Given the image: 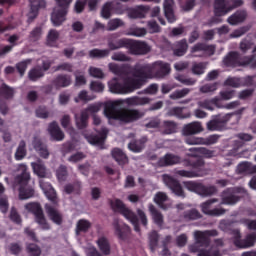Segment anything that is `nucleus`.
<instances>
[{
    "instance_id": "obj_24",
    "label": "nucleus",
    "mask_w": 256,
    "mask_h": 256,
    "mask_svg": "<svg viewBox=\"0 0 256 256\" xmlns=\"http://www.w3.org/2000/svg\"><path fill=\"white\" fill-rule=\"evenodd\" d=\"M203 125L199 121H194L183 126L182 135L189 137V135H199L203 133Z\"/></svg>"
},
{
    "instance_id": "obj_57",
    "label": "nucleus",
    "mask_w": 256,
    "mask_h": 256,
    "mask_svg": "<svg viewBox=\"0 0 256 256\" xmlns=\"http://www.w3.org/2000/svg\"><path fill=\"white\" fill-rule=\"evenodd\" d=\"M113 13V2H106L101 9V17L103 19H111Z\"/></svg>"
},
{
    "instance_id": "obj_33",
    "label": "nucleus",
    "mask_w": 256,
    "mask_h": 256,
    "mask_svg": "<svg viewBox=\"0 0 256 256\" xmlns=\"http://www.w3.org/2000/svg\"><path fill=\"white\" fill-rule=\"evenodd\" d=\"M174 5H175V2L173 0H164V3H163L164 15L168 23H175V21H177V18L175 17V11L173 10Z\"/></svg>"
},
{
    "instance_id": "obj_49",
    "label": "nucleus",
    "mask_w": 256,
    "mask_h": 256,
    "mask_svg": "<svg viewBox=\"0 0 256 256\" xmlns=\"http://www.w3.org/2000/svg\"><path fill=\"white\" fill-rule=\"evenodd\" d=\"M0 95L4 97V99H13V97H15V89L3 83L0 86Z\"/></svg>"
},
{
    "instance_id": "obj_13",
    "label": "nucleus",
    "mask_w": 256,
    "mask_h": 256,
    "mask_svg": "<svg viewBox=\"0 0 256 256\" xmlns=\"http://www.w3.org/2000/svg\"><path fill=\"white\" fill-rule=\"evenodd\" d=\"M233 117H235L234 113L215 115L210 121L207 122L206 129L208 131H225L227 129V123H229Z\"/></svg>"
},
{
    "instance_id": "obj_45",
    "label": "nucleus",
    "mask_w": 256,
    "mask_h": 256,
    "mask_svg": "<svg viewBox=\"0 0 256 256\" xmlns=\"http://www.w3.org/2000/svg\"><path fill=\"white\" fill-rule=\"evenodd\" d=\"M64 191L67 195H71V193H74V195H81V182L75 181L73 183L66 184L64 186Z\"/></svg>"
},
{
    "instance_id": "obj_16",
    "label": "nucleus",
    "mask_w": 256,
    "mask_h": 256,
    "mask_svg": "<svg viewBox=\"0 0 256 256\" xmlns=\"http://www.w3.org/2000/svg\"><path fill=\"white\" fill-rule=\"evenodd\" d=\"M44 209L52 223H55V225H63V213L59 210V204L46 203Z\"/></svg>"
},
{
    "instance_id": "obj_3",
    "label": "nucleus",
    "mask_w": 256,
    "mask_h": 256,
    "mask_svg": "<svg viewBox=\"0 0 256 256\" xmlns=\"http://www.w3.org/2000/svg\"><path fill=\"white\" fill-rule=\"evenodd\" d=\"M119 105V101L108 102L104 107V114L111 121H120V123H124L125 125L129 123H135V121H139L143 114L137 109H117Z\"/></svg>"
},
{
    "instance_id": "obj_53",
    "label": "nucleus",
    "mask_w": 256,
    "mask_h": 256,
    "mask_svg": "<svg viewBox=\"0 0 256 256\" xmlns=\"http://www.w3.org/2000/svg\"><path fill=\"white\" fill-rule=\"evenodd\" d=\"M59 39V32L55 29L49 31L47 35L46 44L48 47H55L57 45V41Z\"/></svg>"
},
{
    "instance_id": "obj_40",
    "label": "nucleus",
    "mask_w": 256,
    "mask_h": 256,
    "mask_svg": "<svg viewBox=\"0 0 256 256\" xmlns=\"http://www.w3.org/2000/svg\"><path fill=\"white\" fill-rule=\"evenodd\" d=\"M151 99L147 97H139V96H133L130 98L125 99L126 105H129V107H137L139 105H147Z\"/></svg>"
},
{
    "instance_id": "obj_20",
    "label": "nucleus",
    "mask_w": 256,
    "mask_h": 256,
    "mask_svg": "<svg viewBox=\"0 0 256 256\" xmlns=\"http://www.w3.org/2000/svg\"><path fill=\"white\" fill-rule=\"evenodd\" d=\"M98 134H89L86 135V139L90 145H105V140L107 139V135H109V130L105 127H102L100 131L95 130Z\"/></svg>"
},
{
    "instance_id": "obj_32",
    "label": "nucleus",
    "mask_w": 256,
    "mask_h": 256,
    "mask_svg": "<svg viewBox=\"0 0 256 256\" xmlns=\"http://www.w3.org/2000/svg\"><path fill=\"white\" fill-rule=\"evenodd\" d=\"M150 11V7L149 6H137L131 10H129L128 12V17L130 19H144V17L147 16V14Z\"/></svg>"
},
{
    "instance_id": "obj_11",
    "label": "nucleus",
    "mask_w": 256,
    "mask_h": 256,
    "mask_svg": "<svg viewBox=\"0 0 256 256\" xmlns=\"http://www.w3.org/2000/svg\"><path fill=\"white\" fill-rule=\"evenodd\" d=\"M25 211L31 213L35 217V222L39 224V227L42 228L43 231H49L51 226L47 219L45 218V213L43 212V207L39 202H29L24 205Z\"/></svg>"
},
{
    "instance_id": "obj_39",
    "label": "nucleus",
    "mask_w": 256,
    "mask_h": 256,
    "mask_svg": "<svg viewBox=\"0 0 256 256\" xmlns=\"http://www.w3.org/2000/svg\"><path fill=\"white\" fill-rule=\"evenodd\" d=\"M148 210L151 214V217L155 225H157V227H163V223H164L163 214L159 212V210H157L155 205L153 204L148 205Z\"/></svg>"
},
{
    "instance_id": "obj_19",
    "label": "nucleus",
    "mask_w": 256,
    "mask_h": 256,
    "mask_svg": "<svg viewBox=\"0 0 256 256\" xmlns=\"http://www.w3.org/2000/svg\"><path fill=\"white\" fill-rule=\"evenodd\" d=\"M256 242V233H250L246 236V239H241V233L237 232L234 238V245L238 247V249H249V247H253Z\"/></svg>"
},
{
    "instance_id": "obj_34",
    "label": "nucleus",
    "mask_w": 256,
    "mask_h": 256,
    "mask_svg": "<svg viewBox=\"0 0 256 256\" xmlns=\"http://www.w3.org/2000/svg\"><path fill=\"white\" fill-rule=\"evenodd\" d=\"M237 175H253L256 173V165L250 162H242L237 165L236 169Z\"/></svg>"
},
{
    "instance_id": "obj_29",
    "label": "nucleus",
    "mask_w": 256,
    "mask_h": 256,
    "mask_svg": "<svg viewBox=\"0 0 256 256\" xmlns=\"http://www.w3.org/2000/svg\"><path fill=\"white\" fill-rule=\"evenodd\" d=\"M179 163H181V157L171 153H167L158 160L159 167H169L171 165H179Z\"/></svg>"
},
{
    "instance_id": "obj_21",
    "label": "nucleus",
    "mask_w": 256,
    "mask_h": 256,
    "mask_svg": "<svg viewBox=\"0 0 256 256\" xmlns=\"http://www.w3.org/2000/svg\"><path fill=\"white\" fill-rule=\"evenodd\" d=\"M29 6L28 19L29 21H34L39 15V10L47 7V2L45 0H29Z\"/></svg>"
},
{
    "instance_id": "obj_51",
    "label": "nucleus",
    "mask_w": 256,
    "mask_h": 256,
    "mask_svg": "<svg viewBox=\"0 0 256 256\" xmlns=\"http://www.w3.org/2000/svg\"><path fill=\"white\" fill-rule=\"evenodd\" d=\"M191 93V88H183L181 90H176L170 94V99L172 101H177L178 99H183L184 97H187Z\"/></svg>"
},
{
    "instance_id": "obj_52",
    "label": "nucleus",
    "mask_w": 256,
    "mask_h": 256,
    "mask_svg": "<svg viewBox=\"0 0 256 256\" xmlns=\"http://www.w3.org/2000/svg\"><path fill=\"white\" fill-rule=\"evenodd\" d=\"M189 151L191 153H200V155H203L206 159H211L215 155V151L203 147L190 148Z\"/></svg>"
},
{
    "instance_id": "obj_22",
    "label": "nucleus",
    "mask_w": 256,
    "mask_h": 256,
    "mask_svg": "<svg viewBox=\"0 0 256 256\" xmlns=\"http://www.w3.org/2000/svg\"><path fill=\"white\" fill-rule=\"evenodd\" d=\"M113 226L114 235H116L119 241H127V239H129V235H131V228L127 224L121 225L119 222L115 221Z\"/></svg>"
},
{
    "instance_id": "obj_41",
    "label": "nucleus",
    "mask_w": 256,
    "mask_h": 256,
    "mask_svg": "<svg viewBox=\"0 0 256 256\" xmlns=\"http://www.w3.org/2000/svg\"><path fill=\"white\" fill-rule=\"evenodd\" d=\"M199 51H204L209 53V55H215V47L206 43H197L191 48V53H198Z\"/></svg>"
},
{
    "instance_id": "obj_23",
    "label": "nucleus",
    "mask_w": 256,
    "mask_h": 256,
    "mask_svg": "<svg viewBox=\"0 0 256 256\" xmlns=\"http://www.w3.org/2000/svg\"><path fill=\"white\" fill-rule=\"evenodd\" d=\"M128 41H129V38H118L117 36L112 35L108 39L109 53H111V51H117L123 48L127 49Z\"/></svg>"
},
{
    "instance_id": "obj_12",
    "label": "nucleus",
    "mask_w": 256,
    "mask_h": 256,
    "mask_svg": "<svg viewBox=\"0 0 256 256\" xmlns=\"http://www.w3.org/2000/svg\"><path fill=\"white\" fill-rule=\"evenodd\" d=\"M184 186L188 191L192 193H197L200 197H211L217 193V186L208 185L197 181H186L184 182Z\"/></svg>"
},
{
    "instance_id": "obj_14",
    "label": "nucleus",
    "mask_w": 256,
    "mask_h": 256,
    "mask_svg": "<svg viewBox=\"0 0 256 256\" xmlns=\"http://www.w3.org/2000/svg\"><path fill=\"white\" fill-rule=\"evenodd\" d=\"M214 203H219V199L212 198L203 202L200 205L202 213H204V215H209L210 217H221V215H225V213H227L225 208H214Z\"/></svg>"
},
{
    "instance_id": "obj_9",
    "label": "nucleus",
    "mask_w": 256,
    "mask_h": 256,
    "mask_svg": "<svg viewBox=\"0 0 256 256\" xmlns=\"http://www.w3.org/2000/svg\"><path fill=\"white\" fill-rule=\"evenodd\" d=\"M56 7L51 14V21L54 27H60L67 20V13H69V7L73 0H55Z\"/></svg>"
},
{
    "instance_id": "obj_44",
    "label": "nucleus",
    "mask_w": 256,
    "mask_h": 256,
    "mask_svg": "<svg viewBox=\"0 0 256 256\" xmlns=\"http://www.w3.org/2000/svg\"><path fill=\"white\" fill-rule=\"evenodd\" d=\"M14 157L16 161H23L27 157V143H25V140L20 141Z\"/></svg>"
},
{
    "instance_id": "obj_10",
    "label": "nucleus",
    "mask_w": 256,
    "mask_h": 256,
    "mask_svg": "<svg viewBox=\"0 0 256 256\" xmlns=\"http://www.w3.org/2000/svg\"><path fill=\"white\" fill-rule=\"evenodd\" d=\"M247 196V191L243 187H229L222 191L220 205H237L242 197Z\"/></svg>"
},
{
    "instance_id": "obj_28",
    "label": "nucleus",
    "mask_w": 256,
    "mask_h": 256,
    "mask_svg": "<svg viewBox=\"0 0 256 256\" xmlns=\"http://www.w3.org/2000/svg\"><path fill=\"white\" fill-rule=\"evenodd\" d=\"M147 141H149L147 136H142L140 139H132L128 144V149L132 153H141L145 149Z\"/></svg>"
},
{
    "instance_id": "obj_25",
    "label": "nucleus",
    "mask_w": 256,
    "mask_h": 256,
    "mask_svg": "<svg viewBox=\"0 0 256 256\" xmlns=\"http://www.w3.org/2000/svg\"><path fill=\"white\" fill-rule=\"evenodd\" d=\"M32 147L42 159H49V148H47V144L43 143L41 138L34 137L32 141Z\"/></svg>"
},
{
    "instance_id": "obj_35",
    "label": "nucleus",
    "mask_w": 256,
    "mask_h": 256,
    "mask_svg": "<svg viewBox=\"0 0 256 256\" xmlns=\"http://www.w3.org/2000/svg\"><path fill=\"white\" fill-rule=\"evenodd\" d=\"M188 49L189 44L187 43V39L184 38L174 43L173 55H175V57H183V55L187 53Z\"/></svg>"
},
{
    "instance_id": "obj_18",
    "label": "nucleus",
    "mask_w": 256,
    "mask_h": 256,
    "mask_svg": "<svg viewBox=\"0 0 256 256\" xmlns=\"http://www.w3.org/2000/svg\"><path fill=\"white\" fill-rule=\"evenodd\" d=\"M163 181L172 193L176 195V197H182V199H185V191L183 190V186H181V182H179V180L165 174L163 176Z\"/></svg>"
},
{
    "instance_id": "obj_62",
    "label": "nucleus",
    "mask_w": 256,
    "mask_h": 256,
    "mask_svg": "<svg viewBox=\"0 0 256 256\" xmlns=\"http://www.w3.org/2000/svg\"><path fill=\"white\" fill-rule=\"evenodd\" d=\"M74 69L75 67L73 66V64L69 62H64V63L58 64L54 68V71H65L66 73H73Z\"/></svg>"
},
{
    "instance_id": "obj_26",
    "label": "nucleus",
    "mask_w": 256,
    "mask_h": 256,
    "mask_svg": "<svg viewBox=\"0 0 256 256\" xmlns=\"http://www.w3.org/2000/svg\"><path fill=\"white\" fill-rule=\"evenodd\" d=\"M40 187L43 189L47 199L51 201V203H48L49 205H59V198H57V192L51 186V184H45L44 182H40Z\"/></svg>"
},
{
    "instance_id": "obj_63",
    "label": "nucleus",
    "mask_w": 256,
    "mask_h": 256,
    "mask_svg": "<svg viewBox=\"0 0 256 256\" xmlns=\"http://www.w3.org/2000/svg\"><path fill=\"white\" fill-rule=\"evenodd\" d=\"M241 85V79L237 77H228L224 81V87H233L234 89L239 88Z\"/></svg>"
},
{
    "instance_id": "obj_48",
    "label": "nucleus",
    "mask_w": 256,
    "mask_h": 256,
    "mask_svg": "<svg viewBox=\"0 0 256 256\" xmlns=\"http://www.w3.org/2000/svg\"><path fill=\"white\" fill-rule=\"evenodd\" d=\"M89 57L91 59H105V57H109V49H97L94 48L89 51Z\"/></svg>"
},
{
    "instance_id": "obj_4",
    "label": "nucleus",
    "mask_w": 256,
    "mask_h": 256,
    "mask_svg": "<svg viewBox=\"0 0 256 256\" xmlns=\"http://www.w3.org/2000/svg\"><path fill=\"white\" fill-rule=\"evenodd\" d=\"M18 171H20V174L15 177L14 183L15 187L18 188L19 199L25 201L26 199L35 197V189L33 186L29 185V181H31L29 168H27V165L25 164H20L18 166Z\"/></svg>"
},
{
    "instance_id": "obj_37",
    "label": "nucleus",
    "mask_w": 256,
    "mask_h": 256,
    "mask_svg": "<svg viewBox=\"0 0 256 256\" xmlns=\"http://www.w3.org/2000/svg\"><path fill=\"white\" fill-rule=\"evenodd\" d=\"M17 41H19V35H11L8 38V43L11 45H6L2 48L0 47V57H5L7 53H11L13 51V47H17Z\"/></svg>"
},
{
    "instance_id": "obj_36",
    "label": "nucleus",
    "mask_w": 256,
    "mask_h": 256,
    "mask_svg": "<svg viewBox=\"0 0 256 256\" xmlns=\"http://www.w3.org/2000/svg\"><path fill=\"white\" fill-rule=\"evenodd\" d=\"M111 155L113 159L123 167L124 165H127L129 163V157H127V154L121 150V148H114L111 152Z\"/></svg>"
},
{
    "instance_id": "obj_55",
    "label": "nucleus",
    "mask_w": 256,
    "mask_h": 256,
    "mask_svg": "<svg viewBox=\"0 0 256 256\" xmlns=\"http://www.w3.org/2000/svg\"><path fill=\"white\" fill-rule=\"evenodd\" d=\"M158 245H159V233H157V231H152L149 235L150 251L152 253H155V249H157Z\"/></svg>"
},
{
    "instance_id": "obj_17",
    "label": "nucleus",
    "mask_w": 256,
    "mask_h": 256,
    "mask_svg": "<svg viewBox=\"0 0 256 256\" xmlns=\"http://www.w3.org/2000/svg\"><path fill=\"white\" fill-rule=\"evenodd\" d=\"M163 181L172 193L176 195V197H182V199H185V191L183 190V186H181V182H179V180L165 174L163 176Z\"/></svg>"
},
{
    "instance_id": "obj_54",
    "label": "nucleus",
    "mask_w": 256,
    "mask_h": 256,
    "mask_svg": "<svg viewBox=\"0 0 256 256\" xmlns=\"http://www.w3.org/2000/svg\"><path fill=\"white\" fill-rule=\"evenodd\" d=\"M89 121V114L87 111H82L80 117H76V125L78 129H85Z\"/></svg>"
},
{
    "instance_id": "obj_64",
    "label": "nucleus",
    "mask_w": 256,
    "mask_h": 256,
    "mask_svg": "<svg viewBox=\"0 0 256 256\" xmlns=\"http://www.w3.org/2000/svg\"><path fill=\"white\" fill-rule=\"evenodd\" d=\"M125 25V23L123 22V20L119 19V18H115V19H111L108 22V31H115L116 29H119V27H123Z\"/></svg>"
},
{
    "instance_id": "obj_50",
    "label": "nucleus",
    "mask_w": 256,
    "mask_h": 256,
    "mask_svg": "<svg viewBox=\"0 0 256 256\" xmlns=\"http://www.w3.org/2000/svg\"><path fill=\"white\" fill-rule=\"evenodd\" d=\"M168 117H177V119H187L189 117V114L183 113L182 107H173L170 108L167 112Z\"/></svg>"
},
{
    "instance_id": "obj_47",
    "label": "nucleus",
    "mask_w": 256,
    "mask_h": 256,
    "mask_svg": "<svg viewBox=\"0 0 256 256\" xmlns=\"http://www.w3.org/2000/svg\"><path fill=\"white\" fill-rule=\"evenodd\" d=\"M43 77H45V72H43L41 66H36L28 72V79H30V81H39V79Z\"/></svg>"
},
{
    "instance_id": "obj_42",
    "label": "nucleus",
    "mask_w": 256,
    "mask_h": 256,
    "mask_svg": "<svg viewBox=\"0 0 256 256\" xmlns=\"http://www.w3.org/2000/svg\"><path fill=\"white\" fill-rule=\"evenodd\" d=\"M166 201H169V196H167V193L165 192H157L154 196V203L160 207V209H163L166 211V209H169V205L165 204Z\"/></svg>"
},
{
    "instance_id": "obj_61",
    "label": "nucleus",
    "mask_w": 256,
    "mask_h": 256,
    "mask_svg": "<svg viewBox=\"0 0 256 256\" xmlns=\"http://www.w3.org/2000/svg\"><path fill=\"white\" fill-rule=\"evenodd\" d=\"M26 252L29 256H41V248L34 243L27 244Z\"/></svg>"
},
{
    "instance_id": "obj_59",
    "label": "nucleus",
    "mask_w": 256,
    "mask_h": 256,
    "mask_svg": "<svg viewBox=\"0 0 256 256\" xmlns=\"http://www.w3.org/2000/svg\"><path fill=\"white\" fill-rule=\"evenodd\" d=\"M205 69H207V63L205 62L194 63L192 65L193 75H204Z\"/></svg>"
},
{
    "instance_id": "obj_27",
    "label": "nucleus",
    "mask_w": 256,
    "mask_h": 256,
    "mask_svg": "<svg viewBox=\"0 0 256 256\" xmlns=\"http://www.w3.org/2000/svg\"><path fill=\"white\" fill-rule=\"evenodd\" d=\"M72 83L71 75L68 74H58L53 80L52 85L56 89H65L69 87Z\"/></svg>"
},
{
    "instance_id": "obj_46",
    "label": "nucleus",
    "mask_w": 256,
    "mask_h": 256,
    "mask_svg": "<svg viewBox=\"0 0 256 256\" xmlns=\"http://www.w3.org/2000/svg\"><path fill=\"white\" fill-rule=\"evenodd\" d=\"M43 36V27L36 26L28 35V42L29 43H37V41L41 40Z\"/></svg>"
},
{
    "instance_id": "obj_60",
    "label": "nucleus",
    "mask_w": 256,
    "mask_h": 256,
    "mask_svg": "<svg viewBox=\"0 0 256 256\" xmlns=\"http://www.w3.org/2000/svg\"><path fill=\"white\" fill-rule=\"evenodd\" d=\"M90 228H91V222L82 219L77 222L76 232L87 233V231H89Z\"/></svg>"
},
{
    "instance_id": "obj_31",
    "label": "nucleus",
    "mask_w": 256,
    "mask_h": 256,
    "mask_svg": "<svg viewBox=\"0 0 256 256\" xmlns=\"http://www.w3.org/2000/svg\"><path fill=\"white\" fill-rule=\"evenodd\" d=\"M31 167L34 175H37L40 179H45L47 177V166L45 162L40 158L36 162H31Z\"/></svg>"
},
{
    "instance_id": "obj_8",
    "label": "nucleus",
    "mask_w": 256,
    "mask_h": 256,
    "mask_svg": "<svg viewBox=\"0 0 256 256\" xmlns=\"http://www.w3.org/2000/svg\"><path fill=\"white\" fill-rule=\"evenodd\" d=\"M243 5V0H233V5H229V1L227 0H215L214 1V15L215 17L211 18L210 25L213 23H221V18L233 9H237V7H241Z\"/></svg>"
},
{
    "instance_id": "obj_38",
    "label": "nucleus",
    "mask_w": 256,
    "mask_h": 256,
    "mask_svg": "<svg viewBox=\"0 0 256 256\" xmlns=\"http://www.w3.org/2000/svg\"><path fill=\"white\" fill-rule=\"evenodd\" d=\"M247 19V11L238 10L230 17H228L227 21L229 25H239V23H243Z\"/></svg>"
},
{
    "instance_id": "obj_5",
    "label": "nucleus",
    "mask_w": 256,
    "mask_h": 256,
    "mask_svg": "<svg viewBox=\"0 0 256 256\" xmlns=\"http://www.w3.org/2000/svg\"><path fill=\"white\" fill-rule=\"evenodd\" d=\"M184 167H191V170H176L175 174L178 177H185L186 179H195L197 177H204L207 175V169H205V160L201 157L191 155V158L183 160Z\"/></svg>"
},
{
    "instance_id": "obj_43",
    "label": "nucleus",
    "mask_w": 256,
    "mask_h": 256,
    "mask_svg": "<svg viewBox=\"0 0 256 256\" xmlns=\"http://www.w3.org/2000/svg\"><path fill=\"white\" fill-rule=\"evenodd\" d=\"M96 243L102 255H111V244L106 237H100Z\"/></svg>"
},
{
    "instance_id": "obj_7",
    "label": "nucleus",
    "mask_w": 256,
    "mask_h": 256,
    "mask_svg": "<svg viewBox=\"0 0 256 256\" xmlns=\"http://www.w3.org/2000/svg\"><path fill=\"white\" fill-rule=\"evenodd\" d=\"M109 203L114 213H120V215H123L125 219L132 223L134 231H136V233H139L141 231V227L139 226V217H137V214L127 208V206H125V203H123L121 199L109 200Z\"/></svg>"
},
{
    "instance_id": "obj_2",
    "label": "nucleus",
    "mask_w": 256,
    "mask_h": 256,
    "mask_svg": "<svg viewBox=\"0 0 256 256\" xmlns=\"http://www.w3.org/2000/svg\"><path fill=\"white\" fill-rule=\"evenodd\" d=\"M219 232L215 229L206 230V231H195L194 239L195 243L191 244L188 249L190 253H198L197 256H223L221 254V250L217 247L210 248H202L201 247H209L211 245V239L209 237H217Z\"/></svg>"
},
{
    "instance_id": "obj_30",
    "label": "nucleus",
    "mask_w": 256,
    "mask_h": 256,
    "mask_svg": "<svg viewBox=\"0 0 256 256\" xmlns=\"http://www.w3.org/2000/svg\"><path fill=\"white\" fill-rule=\"evenodd\" d=\"M48 132L52 141H63L65 139V133L61 131L56 121L49 124Z\"/></svg>"
},
{
    "instance_id": "obj_6",
    "label": "nucleus",
    "mask_w": 256,
    "mask_h": 256,
    "mask_svg": "<svg viewBox=\"0 0 256 256\" xmlns=\"http://www.w3.org/2000/svg\"><path fill=\"white\" fill-rule=\"evenodd\" d=\"M108 87L111 93H115L117 95H129V93H133L137 91V89H141L143 84L139 77L133 76L124 78L123 83L119 82L117 78H114L108 83Z\"/></svg>"
},
{
    "instance_id": "obj_1",
    "label": "nucleus",
    "mask_w": 256,
    "mask_h": 256,
    "mask_svg": "<svg viewBox=\"0 0 256 256\" xmlns=\"http://www.w3.org/2000/svg\"><path fill=\"white\" fill-rule=\"evenodd\" d=\"M111 73L123 77L126 75H132V77H138L140 83L145 85L148 79H165L169 73H171V64L158 60L152 64L136 63L134 66L131 64H115L110 63L108 65Z\"/></svg>"
},
{
    "instance_id": "obj_56",
    "label": "nucleus",
    "mask_w": 256,
    "mask_h": 256,
    "mask_svg": "<svg viewBox=\"0 0 256 256\" xmlns=\"http://www.w3.org/2000/svg\"><path fill=\"white\" fill-rule=\"evenodd\" d=\"M185 219H189V221H197V219H201L203 215H201V212L199 210L192 208L190 210H187L183 213Z\"/></svg>"
},
{
    "instance_id": "obj_58",
    "label": "nucleus",
    "mask_w": 256,
    "mask_h": 256,
    "mask_svg": "<svg viewBox=\"0 0 256 256\" xmlns=\"http://www.w3.org/2000/svg\"><path fill=\"white\" fill-rule=\"evenodd\" d=\"M164 135H173V133L177 132V124L173 121H164Z\"/></svg>"
},
{
    "instance_id": "obj_15",
    "label": "nucleus",
    "mask_w": 256,
    "mask_h": 256,
    "mask_svg": "<svg viewBox=\"0 0 256 256\" xmlns=\"http://www.w3.org/2000/svg\"><path fill=\"white\" fill-rule=\"evenodd\" d=\"M131 55H147L151 52V46L147 42L128 39L127 48Z\"/></svg>"
}]
</instances>
